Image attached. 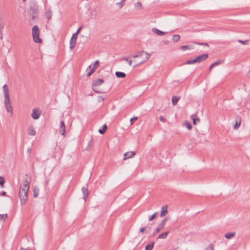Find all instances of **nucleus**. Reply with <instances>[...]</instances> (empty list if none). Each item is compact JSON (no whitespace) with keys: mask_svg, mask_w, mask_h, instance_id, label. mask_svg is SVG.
Wrapping results in <instances>:
<instances>
[{"mask_svg":"<svg viewBox=\"0 0 250 250\" xmlns=\"http://www.w3.org/2000/svg\"><path fill=\"white\" fill-rule=\"evenodd\" d=\"M31 182V178L26 174L23 178L19 190V198L21 205H25L27 199V195Z\"/></svg>","mask_w":250,"mask_h":250,"instance_id":"obj_1","label":"nucleus"},{"mask_svg":"<svg viewBox=\"0 0 250 250\" xmlns=\"http://www.w3.org/2000/svg\"><path fill=\"white\" fill-rule=\"evenodd\" d=\"M145 54L146 55V56L145 57V58L142 61H141L140 62H138V63H136L135 64L134 66H133V67L135 68L137 66H138V65L141 64L142 63L146 62V61H147L149 59V58L150 57V54L146 52H145L144 51H139L138 53V54H136V55H134L132 56V57L133 58H138V57H139V58H141L142 57L143 55Z\"/></svg>","mask_w":250,"mask_h":250,"instance_id":"obj_2","label":"nucleus"},{"mask_svg":"<svg viewBox=\"0 0 250 250\" xmlns=\"http://www.w3.org/2000/svg\"><path fill=\"white\" fill-rule=\"evenodd\" d=\"M32 34L33 41L38 43H41L42 42V40L40 38V29L37 25H35L33 26L32 29Z\"/></svg>","mask_w":250,"mask_h":250,"instance_id":"obj_3","label":"nucleus"},{"mask_svg":"<svg viewBox=\"0 0 250 250\" xmlns=\"http://www.w3.org/2000/svg\"><path fill=\"white\" fill-rule=\"evenodd\" d=\"M167 217H165L160 223V224L156 228L155 231L153 233L152 236H154L156 234L158 233L161 230L163 229L166 224V222L167 221Z\"/></svg>","mask_w":250,"mask_h":250,"instance_id":"obj_4","label":"nucleus"},{"mask_svg":"<svg viewBox=\"0 0 250 250\" xmlns=\"http://www.w3.org/2000/svg\"><path fill=\"white\" fill-rule=\"evenodd\" d=\"M4 105L6 111L12 114L13 108L11 105L10 98H4Z\"/></svg>","mask_w":250,"mask_h":250,"instance_id":"obj_5","label":"nucleus"},{"mask_svg":"<svg viewBox=\"0 0 250 250\" xmlns=\"http://www.w3.org/2000/svg\"><path fill=\"white\" fill-rule=\"evenodd\" d=\"M42 112L38 108H35L32 110V113L31 114V117L33 119L35 120L38 119L41 115Z\"/></svg>","mask_w":250,"mask_h":250,"instance_id":"obj_6","label":"nucleus"},{"mask_svg":"<svg viewBox=\"0 0 250 250\" xmlns=\"http://www.w3.org/2000/svg\"><path fill=\"white\" fill-rule=\"evenodd\" d=\"M104 81L102 79H98L95 80L92 84V90L96 93H99L100 92L98 90H95V87L99 86L104 83Z\"/></svg>","mask_w":250,"mask_h":250,"instance_id":"obj_7","label":"nucleus"},{"mask_svg":"<svg viewBox=\"0 0 250 250\" xmlns=\"http://www.w3.org/2000/svg\"><path fill=\"white\" fill-rule=\"evenodd\" d=\"M77 37L78 36H77V34H73L70 41V48L71 49L74 48L75 47Z\"/></svg>","mask_w":250,"mask_h":250,"instance_id":"obj_8","label":"nucleus"},{"mask_svg":"<svg viewBox=\"0 0 250 250\" xmlns=\"http://www.w3.org/2000/svg\"><path fill=\"white\" fill-rule=\"evenodd\" d=\"M136 154V152L134 151H130L125 152L124 155V160H127L129 158H132Z\"/></svg>","mask_w":250,"mask_h":250,"instance_id":"obj_9","label":"nucleus"},{"mask_svg":"<svg viewBox=\"0 0 250 250\" xmlns=\"http://www.w3.org/2000/svg\"><path fill=\"white\" fill-rule=\"evenodd\" d=\"M38 7L36 4L31 5L29 7V13H38Z\"/></svg>","mask_w":250,"mask_h":250,"instance_id":"obj_10","label":"nucleus"},{"mask_svg":"<svg viewBox=\"0 0 250 250\" xmlns=\"http://www.w3.org/2000/svg\"><path fill=\"white\" fill-rule=\"evenodd\" d=\"M208 58V55L207 54H203L199 56H197L196 59L197 63L201 62L203 61L206 60Z\"/></svg>","mask_w":250,"mask_h":250,"instance_id":"obj_11","label":"nucleus"},{"mask_svg":"<svg viewBox=\"0 0 250 250\" xmlns=\"http://www.w3.org/2000/svg\"><path fill=\"white\" fill-rule=\"evenodd\" d=\"M59 132L61 134L64 135L65 133V126L64 123L63 121H62L60 123V127Z\"/></svg>","mask_w":250,"mask_h":250,"instance_id":"obj_12","label":"nucleus"},{"mask_svg":"<svg viewBox=\"0 0 250 250\" xmlns=\"http://www.w3.org/2000/svg\"><path fill=\"white\" fill-rule=\"evenodd\" d=\"M4 98H10L9 93V88L6 84H4L3 87Z\"/></svg>","mask_w":250,"mask_h":250,"instance_id":"obj_13","label":"nucleus"},{"mask_svg":"<svg viewBox=\"0 0 250 250\" xmlns=\"http://www.w3.org/2000/svg\"><path fill=\"white\" fill-rule=\"evenodd\" d=\"M168 207L167 205L163 206L161 208V211L160 213V216L161 217L165 216L168 212L167 211Z\"/></svg>","mask_w":250,"mask_h":250,"instance_id":"obj_14","label":"nucleus"},{"mask_svg":"<svg viewBox=\"0 0 250 250\" xmlns=\"http://www.w3.org/2000/svg\"><path fill=\"white\" fill-rule=\"evenodd\" d=\"M191 119L193 120V123L196 125L200 122V119L196 114H193L191 116Z\"/></svg>","mask_w":250,"mask_h":250,"instance_id":"obj_15","label":"nucleus"},{"mask_svg":"<svg viewBox=\"0 0 250 250\" xmlns=\"http://www.w3.org/2000/svg\"><path fill=\"white\" fill-rule=\"evenodd\" d=\"M36 130L33 126H30L28 128V134L30 135L34 136L36 134Z\"/></svg>","mask_w":250,"mask_h":250,"instance_id":"obj_16","label":"nucleus"},{"mask_svg":"<svg viewBox=\"0 0 250 250\" xmlns=\"http://www.w3.org/2000/svg\"><path fill=\"white\" fill-rule=\"evenodd\" d=\"M152 31L155 33L156 34H157V35H159V36H162V35H164L166 34L165 32H163V31H162L156 28H153L152 29Z\"/></svg>","mask_w":250,"mask_h":250,"instance_id":"obj_17","label":"nucleus"},{"mask_svg":"<svg viewBox=\"0 0 250 250\" xmlns=\"http://www.w3.org/2000/svg\"><path fill=\"white\" fill-rule=\"evenodd\" d=\"M132 57V55H130L128 57H124L121 59V60L122 61H125L127 62L129 64V66H131L132 64V61L130 59V58Z\"/></svg>","mask_w":250,"mask_h":250,"instance_id":"obj_18","label":"nucleus"},{"mask_svg":"<svg viewBox=\"0 0 250 250\" xmlns=\"http://www.w3.org/2000/svg\"><path fill=\"white\" fill-rule=\"evenodd\" d=\"M82 190V191H83V198L84 199V200L85 201L88 195V189L87 188H83Z\"/></svg>","mask_w":250,"mask_h":250,"instance_id":"obj_19","label":"nucleus"},{"mask_svg":"<svg viewBox=\"0 0 250 250\" xmlns=\"http://www.w3.org/2000/svg\"><path fill=\"white\" fill-rule=\"evenodd\" d=\"M235 234L236 233L235 232H229L225 234V237L226 238L229 239L234 237Z\"/></svg>","mask_w":250,"mask_h":250,"instance_id":"obj_20","label":"nucleus"},{"mask_svg":"<svg viewBox=\"0 0 250 250\" xmlns=\"http://www.w3.org/2000/svg\"><path fill=\"white\" fill-rule=\"evenodd\" d=\"M180 97H177V96H173L172 97V99H171V102H172V104L173 105H175L177 104L178 101L180 100Z\"/></svg>","mask_w":250,"mask_h":250,"instance_id":"obj_21","label":"nucleus"},{"mask_svg":"<svg viewBox=\"0 0 250 250\" xmlns=\"http://www.w3.org/2000/svg\"><path fill=\"white\" fill-rule=\"evenodd\" d=\"M115 75L117 78H124L125 77V74L124 72L117 71L115 72Z\"/></svg>","mask_w":250,"mask_h":250,"instance_id":"obj_22","label":"nucleus"},{"mask_svg":"<svg viewBox=\"0 0 250 250\" xmlns=\"http://www.w3.org/2000/svg\"><path fill=\"white\" fill-rule=\"evenodd\" d=\"M154 242H152L148 244L145 247L146 250H152L154 247Z\"/></svg>","mask_w":250,"mask_h":250,"instance_id":"obj_23","label":"nucleus"},{"mask_svg":"<svg viewBox=\"0 0 250 250\" xmlns=\"http://www.w3.org/2000/svg\"><path fill=\"white\" fill-rule=\"evenodd\" d=\"M169 233V231H166L164 233H163L162 234H160L158 237V239H165L166 238L168 234Z\"/></svg>","mask_w":250,"mask_h":250,"instance_id":"obj_24","label":"nucleus"},{"mask_svg":"<svg viewBox=\"0 0 250 250\" xmlns=\"http://www.w3.org/2000/svg\"><path fill=\"white\" fill-rule=\"evenodd\" d=\"M33 191H34V194H33V196L34 198H36L38 197V196L39 195V189L38 187H35L34 188V190H33Z\"/></svg>","mask_w":250,"mask_h":250,"instance_id":"obj_25","label":"nucleus"},{"mask_svg":"<svg viewBox=\"0 0 250 250\" xmlns=\"http://www.w3.org/2000/svg\"><path fill=\"white\" fill-rule=\"evenodd\" d=\"M106 129H107V126L105 124H104L103 125L102 128L99 129L98 131L101 134H104L105 133Z\"/></svg>","mask_w":250,"mask_h":250,"instance_id":"obj_26","label":"nucleus"},{"mask_svg":"<svg viewBox=\"0 0 250 250\" xmlns=\"http://www.w3.org/2000/svg\"><path fill=\"white\" fill-rule=\"evenodd\" d=\"M135 7L137 10H141L143 8V5L140 2H137L135 4Z\"/></svg>","mask_w":250,"mask_h":250,"instance_id":"obj_27","label":"nucleus"},{"mask_svg":"<svg viewBox=\"0 0 250 250\" xmlns=\"http://www.w3.org/2000/svg\"><path fill=\"white\" fill-rule=\"evenodd\" d=\"M180 49L183 51H185L188 49H191V45H186L181 46L180 47Z\"/></svg>","mask_w":250,"mask_h":250,"instance_id":"obj_28","label":"nucleus"},{"mask_svg":"<svg viewBox=\"0 0 250 250\" xmlns=\"http://www.w3.org/2000/svg\"><path fill=\"white\" fill-rule=\"evenodd\" d=\"M52 15V12L49 10H48L45 12V16L48 20H49L51 18Z\"/></svg>","mask_w":250,"mask_h":250,"instance_id":"obj_29","label":"nucleus"},{"mask_svg":"<svg viewBox=\"0 0 250 250\" xmlns=\"http://www.w3.org/2000/svg\"><path fill=\"white\" fill-rule=\"evenodd\" d=\"M180 39V36L179 35H174L173 36L172 40L174 42H178Z\"/></svg>","mask_w":250,"mask_h":250,"instance_id":"obj_30","label":"nucleus"},{"mask_svg":"<svg viewBox=\"0 0 250 250\" xmlns=\"http://www.w3.org/2000/svg\"><path fill=\"white\" fill-rule=\"evenodd\" d=\"M195 63H197L196 58L192 60H188L186 62L187 64H191Z\"/></svg>","mask_w":250,"mask_h":250,"instance_id":"obj_31","label":"nucleus"},{"mask_svg":"<svg viewBox=\"0 0 250 250\" xmlns=\"http://www.w3.org/2000/svg\"><path fill=\"white\" fill-rule=\"evenodd\" d=\"M222 62V61L220 60H219L215 62H214L211 65V67H214L216 66H217L219 64H220Z\"/></svg>","mask_w":250,"mask_h":250,"instance_id":"obj_32","label":"nucleus"},{"mask_svg":"<svg viewBox=\"0 0 250 250\" xmlns=\"http://www.w3.org/2000/svg\"><path fill=\"white\" fill-rule=\"evenodd\" d=\"M29 14L30 15L32 20L35 21L37 19L38 13H29Z\"/></svg>","mask_w":250,"mask_h":250,"instance_id":"obj_33","label":"nucleus"},{"mask_svg":"<svg viewBox=\"0 0 250 250\" xmlns=\"http://www.w3.org/2000/svg\"><path fill=\"white\" fill-rule=\"evenodd\" d=\"M240 125H241V120L239 119V120L236 121L235 124L234 125L233 128L235 129H237L240 126Z\"/></svg>","mask_w":250,"mask_h":250,"instance_id":"obj_34","label":"nucleus"},{"mask_svg":"<svg viewBox=\"0 0 250 250\" xmlns=\"http://www.w3.org/2000/svg\"><path fill=\"white\" fill-rule=\"evenodd\" d=\"M99 65V62L98 61H96L93 64L92 69L95 70Z\"/></svg>","mask_w":250,"mask_h":250,"instance_id":"obj_35","label":"nucleus"},{"mask_svg":"<svg viewBox=\"0 0 250 250\" xmlns=\"http://www.w3.org/2000/svg\"><path fill=\"white\" fill-rule=\"evenodd\" d=\"M185 125H186L188 129H191L192 126V125H191V124L188 122V121H186L185 122Z\"/></svg>","mask_w":250,"mask_h":250,"instance_id":"obj_36","label":"nucleus"},{"mask_svg":"<svg viewBox=\"0 0 250 250\" xmlns=\"http://www.w3.org/2000/svg\"><path fill=\"white\" fill-rule=\"evenodd\" d=\"M157 214H158V213L157 212H155L154 213H153L149 218V221H151L152 220H153L154 218H155L156 217V216H157Z\"/></svg>","mask_w":250,"mask_h":250,"instance_id":"obj_37","label":"nucleus"},{"mask_svg":"<svg viewBox=\"0 0 250 250\" xmlns=\"http://www.w3.org/2000/svg\"><path fill=\"white\" fill-rule=\"evenodd\" d=\"M7 217V213L0 214V220H3L4 221H5Z\"/></svg>","mask_w":250,"mask_h":250,"instance_id":"obj_38","label":"nucleus"},{"mask_svg":"<svg viewBox=\"0 0 250 250\" xmlns=\"http://www.w3.org/2000/svg\"><path fill=\"white\" fill-rule=\"evenodd\" d=\"M206 250H214V245L212 244H210L209 245L208 247L206 248Z\"/></svg>","mask_w":250,"mask_h":250,"instance_id":"obj_39","label":"nucleus"},{"mask_svg":"<svg viewBox=\"0 0 250 250\" xmlns=\"http://www.w3.org/2000/svg\"><path fill=\"white\" fill-rule=\"evenodd\" d=\"M238 42L240 43H241L242 44L244 45H247L249 43V41L246 40V41H242L241 40H238Z\"/></svg>","mask_w":250,"mask_h":250,"instance_id":"obj_40","label":"nucleus"},{"mask_svg":"<svg viewBox=\"0 0 250 250\" xmlns=\"http://www.w3.org/2000/svg\"><path fill=\"white\" fill-rule=\"evenodd\" d=\"M104 98L101 96H99L97 98V101L99 103L103 102L104 101Z\"/></svg>","mask_w":250,"mask_h":250,"instance_id":"obj_41","label":"nucleus"},{"mask_svg":"<svg viewBox=\"0 0 250 250\" xmlns=\"http://www.w3.org/2000/svg\"><path fill=\"white\" fill-rule=\"evenodd\" d=\"M138 119V117H134L130 119V122L131 125H133L134 121H136Z\"/></svg>","mask_w":250,"mask_h":250,"instance_id":"obj_42","label":"nucleus"},{"mask_svg":"<svg viewBox=\"0 0 250 250\" xmlns=\"http://www.w3.org/2000/svg\"><path fill=\"white\" fill-rule=\"evenodd\" d=\"M4 182L5 181H4V178H2V177L0 176V185L1 187H3V185H4Z\"/></svg>","mask_w":250,"mask_h":250,"instance_id":"obj_43","label":"nucleus"},{"mask_svg":"<svg viewBox=\"0 0 250 250\" xmlns=\"http://www.w3.org/2000/svg\"><path fill=\"white\" fill-rule=\"evenodd\" d=\"M94 69L92 68L90 70V71L87 74V77H89L92 75V74L95 71Z\"/></svg>","mask_w":250,"mask_h":250,"instance_id":"obj_44","label":"nucleus"},{"mask_svg":"<svg viewBox=\"0 0 250 250\" xmlns=\"http://www.w3.org/2000/svg\"><path fill=\"white\" fill-rule=\"evenodd\" d=\"M82 28V27L81 26L79 28H78V29H77V31L76 33H74V34H77V36H78V34H79V33L80 32L81 29Z\"/></svg>","mask_w":250,"mask_h":250,"instance_id":"obj_45","label":"nucleus"},{"mask_svg":"<svg viewBox=\"0 0 250 250\" xmlns=\"http://www.w3.org/2000/svg\"><path fill=\"white\" fill-rule=\"evenodd\" d=\"M196 44L198 45H204V46H208V45L207 43H199V42H195Z\"/></svg>","mask_w":250,"mask_h":250,"instance_id":"obj_46","label":"nucleus"},{"mask_svg":"<svg viewBox=\"0 0 250 250\" xmlns=\"http://www.w3.org/2000/svg\"><path fill=\"white\" fill-rule=\"evenodd\" d=\"M160 121H161L162 122H163V123L165 122H166V119L165 118V117H164L163 116H161L160 117Z\"/></svg>","mask_w":250,"mask_h":250,"instance_id":"obj_47","label":"nucleus"},{"mask_svg":"<svg viewBox=\"0 0 250 250\" xmlns=\"http://www.w3.org/2000/svg\"><path fill=\"white\" fill-rule=\"evenodd\" d=\"M0 195L1 196H6L7 197H8V195H6V192L5 191H2L1 193H0Z\"/></svg>","mask_w":250,"mask_h":250,"instance_id":"obj_48","label":"nucleus"},{"mask_svg":"<svg viewBox=\"0 0 250 250\" xmlns=\"http://www.w3.org/2000/svg\"><path fill=\"white\" fill-rule=\"evenodd\" d=\"M146 229V228H145V227L142 228L140 229V232L141 233H143V232H144V231Z\"/></svg>","mask_w":250,"mask_h":250,"instance_id":"obj_49","label":"nucleus"},{"mask_svg":"<svg viewBox=\"0 0 250 250\" xmlns=\"http://www.w3.org/2000/svg\"><path fill=\"white\" fill-rule=\"evenodd\" d=\"M0 39L1 40H2V39H3V36H2V31H1L0 29Z\"/></svg>","mask_w":250,"mask_h":250,"instance_id":"obj_50","label":"nucleus"},{"mask_svg":"<svg viewBox=\"0 0 250 250\" xmlns=\"http://www.w3.org/2000/svg\"><path fill=\"white\" fill-rule=\"evenodd\" d=\"M117 4L120 5V7H122L123 6V5H124V2L123 3H121V1L120 2L117 3Z\"/></svg>","mask_w":250,"mask_h":250,"instance_id":"obj_51","label":"nucleus"},{"mask_svg":"<svg viewBox=\"0 0 250 250\" xmlns=\"http://www.w3.org/2000/svg\"><path fill=\"white\" fill-rule=\"evenodd\" d=\"M3 27V24L0 23V29L1 30Z\"/></svg>","mask_w":250,"mask_h":250,"instance_id":"obj_52","label":"nucleus"},{"mask_svg":"<svg viewBox=\"0 0 250 250\" xmlns=\"http://www.w3.org/2000/svg\"><path fill=\"white\" fill-rule=\"evenodd\" d=\"M146 229H147L146 231H147V232H149V231H150V229H151V228H150V227L146 228Z\"/></svg>","mask_w":250,"mask_h":250,"instance_id":"obj_53","label":"nucleus"},{"mask_svg":"<svg viewBox=\"0 0 250 250\" xmlns=\"http://www.w3.org/2000/svg\"><path fill=\"white\" fill-rule=\"evenodd\" d=\"M27 152H28V153H30V152H31V149L30 148H28L27 149Z\"/></svg>","mask_w":250,"mask_h":250,"instance_id":"obj_54","label":"nucleus"},{"mask_svg":"<svg viewBox=\"0 0 250 250\" xmlns=\"http://www.w3.org/2000/svg\"><path fill=\"white\" fill-rule=\"evenodd\" d=\"M164 44H167L168 43V41H164Z\"/></svg>","mask_w":250,"mask_h":250,"instance_id":"obj_55","label":"nucleus"},{"mask_svg":"<svg viewBox=\"0 0 250 250\" xmlns=\"http://www.w3.org/2000/svg\"><path fill=\"white\" fill-rule=\"evenodd\" d=\"M212 67H211V65L209 67V70L210 71Z\"/></svg>","mask_w":250,"mask_h":250,"instance_id":"obj_56","label":"nucleus"},{"mask_svg":"<svg viewBox=\"0 0 250 250\" xmlns=\"http://www.w3.org/2000/svg\"><path fill=\"white\" fill-rule=\"evenodd\" d=\"M134 62H135V63H137V62H136V61H134Z\"/></svg>","mask_w":250,"mask_h":250,"instance_id":"obj_57","label":"nucleus"},{"mask_svg":"<svg viewBox=\"0 0 250 250\" xmlns=\"http://www.w3.org/2000/svg\"><path fill=\"white\" fill-rule=\"evenodd\" d=\"M134 62H135V63H137V62H136V61H134Z\"/></svg>","mask_w":250,"mask_h":250,"instance_id":"obj_58","label":"nucleus"},{"mask_svg":"<svg viewBox=\"0 0 250 250\" xmlns=\"http://www.w3.org/2000/svg\"><path fill=\"white\" fill-rule=\"evenodd\" d=\"M91 67V66H89L88 68H90Z\"/></svg>","mask_w":250,"mask_h":250,"instance_id":"obj_59","label":"nucleus"},{"mask_svg":"<svg viewBox=\"0 0 250 250\" xmlns=\"http://www.w3.org/2000/svg\"><path fill=\"white\" fill-rule=\"evenodd\" d=\"M23 1H25L26 0H22Z\"/></svg>","mask_w":250,"mask_h":250,"instance_id":"obj_60","label":"nucleus"}]
</instances>
